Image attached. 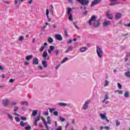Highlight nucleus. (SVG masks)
Returning a JSON list of instances; mask_svg holds the SVG:
<instances>
[{
  "label": "nucleus",
  "instance_id": "nucleus-1",
  "mask_svg": "<svg viewBox=\"0 0 130 130\" xmlns=\"http://www.w3.org/2000/svg\"><path fill=\"white\" fill-rule=\"evenodd\" d=\"M96 16L92 15L90 17V19L88 21V24L89 26H93L94 28H98L100 26V21L96 20Z\"/></svg>",
  "mask_w": 130,
  "mask_h": 130
},
{
  "label": "nucleus",
  "instance_id": "nucleus-28",
  "mask_svg": "<svg viewBox=\"0 0 130 130\" xmlns=\"http://www.w3.org/2000/svg\"><path fill=\"white\" fill-rule=\"evenodd\" d=\"M45 48V46H42L41 48L39 49L40 52H42Z\"/></svg>",
  "mask_w": 130,
  "mask_h": 130
},
{
  "label": "nucleus",
  "instance_id": "nucleus-63",
  "mask_svg": "<svg viewBox=\"0 0 130 130\" xmlns=\"http://www.w3.org/2000/svg\"><path fill=\"white\" fill-rule=\"evenodd\" d=\"M53 28H54V29H55V28L57 27V26H56V25L54 24V25H53Z\"/></svg>",
  "mask_w": 130,
  "mask_h": 130
},
{
  "label": "nucleus",
  "instance_id": "nucleus-8",
  "mask_svg": "<svg viewBox=\"0 0 130 130\" xmlns=\"http://www.w3.org/2000/svg\"><path fill=\"white\" fill-rule=\"evenodd\" d=\"M42 57L45 60L48 59L49 58V56L47 54V52L45 51L43 53Z\"/></svg>",
  "mask_w": 130,
  "mask_h": 130
},
{
  "label": "nucleus",
  "instance_id": "nucleus-36",
  "mask_svg": "<svg viewBox=\"0 0 130 130\" xmlns=\"http://www.w3.org/2000/svg\"><path fill=\"white\" fill-rule=\"evenodd\" d=\"M59 52V51L58 50H56L53 52V53H55L56 55L58 54Z\"/></svg>",
  "mask_w": 130,
  "mask_h": 130
},
{
  "label": "nucleus",
  "instance_id": "nucleus-5",
  "mask_svg": "<svg viewBox=\"0 0 130 130\" xmlns=\"http://www.w3.org/2000/svg\"><path fill=\"white\" fill-rule=\"evenodd\" d=\"M90 100L85 101L84 105H83L82 109H84V110H86V109H88L89 107V104L90 103Z\"/></svg>",
  "mask_w": 130,
  "mask_h": 130
},
{
  "label": "nucleus",
  "instance_id": "nucleus-6",
  "mask_svg": "<svg viewBox=\"0 0 130 130\" xmlns=\"http://www.w3.org/2000/svg\"><path fill=\"white\" fill-rule=\"evenodd\" d=\"M100 3H101V0H94L91 2L90 7L92 8V7H94V6H96V5L100 4Z\"/></svg>",
  "mask_w": 130,
  "mask_h": 130
},
{
  "label": "nucleus",
  "instance_id": "nucleus-23",
  "mask_svg": "<svg viewBox=\"0 0 130 130\" xmlns=\"http://www.w3.org/2000/svg\"><path fill=\"white\" fill-rule=\"evenodd\" d=\"M58 105H59L60 106H67L68 105V104L64 103H59Z\"/></svg>",
  "mask_w": 130,
  "mask_h": 130
},
{
  "label": "nucleus",
  "instance_id": "nucleus-13",
  "mask_svg": "<svg viewBox=\"0 0 130 130\" xmlns=\"http://www.w3.org/2000/svg\"><path fill=\"white\" fill-rule=\"evenodd\" d=\"M42 120L44 122V124H45V126L47 128V130H49V127H48V125H47V122H46V121H45V119L42 118Z\"/></svg>",
  "mask_w": 130,
  "mask_h": 130
},
{
  "label": "nucleus",
  "instance_id": "nucleus-3",
  "mask_svg": "<svg viewBox=\"0 0 130 130\" xmlns=\"http://www.w3.org/2000/svg\"><path fill=\"white\" fill-rule=\"evenodd\" d=\"M71 12H72V8L68 7L67 10V13L69 16L68 19L70 21H73V16L72 15V13H71Z\"/></svg>",
  "mask_w": 130,
  "mask_h": 130
},
{
  "label": "nucleus",
  "instance_id": "nucleus-43",
  "mask_svg": "<svg viewBox=\"0 0 130 130\" xmlns=\"http://www.w3.org/2000/svg\"><path fill=\"white\" fill-rule=\"evenodd\" d=\"M24 40V37L23 36H20L19 38V41H22V40Z\"/></svg>",
  "mask_w": 130,
  "mask_h": 130
},
{
  "label": "nucleus",
  "instance_id": "nucleus-32",
  "mask_svg": "<svg viewBox=\"0 0 130 130\" xmlns=\"http://www.w3.org/2000/svg\"><path fill=\"white\" fill-rule=\"evenodd\" d=\"M64 35L66 37H68V36H69V34H68V31L67 30V29H65L64 31Z\"/></svg>",
  "mask_w": 130,
  "mask_h": 130
},
{
  "label": "nucleus",
  "instance_id": "nucleus-27",
  "mask_svg": "<svg viewBox=\"0 0 130 130\" xmlns=\"http://www.w3.org/2000/svg\"><path fill=\"white\" fill-rule=\"evenodd\" d=\"M59 119H60V121L62 122H63V121H66V119H64L63 117L60 116L59 117Z\"/></svg>",
  "mask_w": 130,
  "mask_h": 130
},
{
  "label": "nucleus",
  "instance_id": "nucleus-51",
  "mask_svg": "<svg viewBox=\"0 0 130 130\" xmlns=\"http://www.w3.org/2000/svg\"><path fill=\"white\" fill-rule=\"evenodd\" d=\"M104 128H105V129H106V130H109L110 129L109 126H105Z\"/></svg>",
  "mask_w": 130,
  "mask_h": 130
},
{
  "label": "nucleus",
  "instance_id": "nucleus-15",
  "mask_svg": "<svg viewBox=\"0 0 130 130\" xmlns=\"http://www.w3.org/2000/svg\"><path fill=\"white\" fill-rule=\"evenodd\" d=\"M100 115L101 118V119H103V120L106 119V118L107 117H106V114H105V113L100 114Z\"/></svg>",
  "mask_w": 130,
  "mask_h": 130
},
{
  "label": "nucleus",
  "instance_id": "nucleus-29",
  "mask_svg": "<svg viewBox=\"0 0 130 130\" xmlns=\"http://www.w3.org/2000/svg\"><path fill=\"white\" fill-rule=\"evenodd\" d=\"M21 104H22V105H25V106H27L28 102H22Z\"/></svg>",
  "mask_w": 130,
  "mask_h": 130
},
{
  "label": "nucleus",
  "instance_id": "nucleus-7",
  "mask_svg": "<svg viewBox=\"0 0 130 130\" xmlns=\"http://www.w3.org/2000/svg\"><path fill=\"white\" fill-rule=\"evenodd\" d=\"M55 38L56 40H58L59 41H61V40H62V37L60 35H55Z\"/></svg>",
  "mask_w": 130,
  "mask_h": 130
},
{
  "label": "nucleus",
  "instance_id": "nucleus-37",
  "mask_svg": "<svg viewBox=\"0 0 130 130\" xmlns=\"http://www.w3.org/2000/svg\"><path fill=\"white\" fill-rule=\"evenodd\" d=\"M15 119L17 122H19V121H20V118H19V117H15Z\"/></svg>",
  "mask_w": 130,
  "mask_h": 130
},
{
  "label": "nucleus",
  "instance_id": "nucleus-58",
  "mask_svg": "<svg viewBox=\"0 0 130 130\" xmlns=\"http://www.w3.org/2000/svg\"><path fill=\"white\" fill-rule=\"evenodd\" d=\"M44 115H46V116L48 115V112H45L44 113Z\"/></svg>",
  "mask_w": 130,
  "mask_h": 130
},
{
  "label": "nucleus",
  "instance_id": "nucleus-33",
  "mask_svg": "<svg viewBox=\"0 0 130 130\" xmlns=\"http://www.w3.org/2000/svg\"><path fill=\"white\" fill-rule=\"evenodd\" d=\"M116 126H118V125H120V122H119L118 120H116Z\"/></svg>",
  "mask_w": 130,
  "mask_h": 130
},
{
  "label": "nucleus",
  "instance_id": "nucleus-16",
  "mask_svg": "<svg viewBox=\"0 0 130 130\" xmlns=\"http://www.w3.org/2000/svg\"><path fill=\"white\" fill-rule=\"evenodd\" d=\"M37 113H38V110H33L32 113V115L35 117L36 116V115H37Z\"/></svg>",
  "mask_w": 130,
  "mask_h": 130
},
{
  "label": "nucleus",
  "instance_id": "nucleus-42",
  "mask_svg": "<svg viewBox=\"0 0 130 130\" xmlns=\"http://www.w3.org/2000/svg\"><path fill=\"white\" fill-rule=\"evenodd\" d=\"M53 114L54 115H55V116H57V115H58V112L57 111H55L53 112Z\"/></svg>",
  "mask_w": 130,
  "mask_h": 130
},
{
  "label": "nucleus",
  "instance_id": "nucleus-47",
  "mask_svg": "<svg viewBox=\"0 0 130 130\" xmlns=\"http://www.w3.org/2000/svg\"><path fill=\"white\" fill-rule=\"evenodd\" d=\"M20 119H21L22 120H26L27 119V118H26L25 117H21L20 118Z\"/></svg>",
  "mask_w": 130,
  "mask_h": 130
},
{
  "label": "nucleus",
  "instance_id": "nucleus-35",
  "mask_svg": "<svg viewBox=\"0 0 130 130\" xmlns=\"http://www.w3.org/2000/svg\"><path fill=\"white\" fill-rule=\"evenodd\" d=\"M36 121H39L40 120V115H39L37 118L35 119Z\"/></svg>",
  "mask_w": 130,
  "mask_h": 130
},
{
  "label": "nucleus",
  "instance_id": "nucleus-60",
  "mask_svg": "<svg viewBox=\"0 0 130 130\" xmlns=\"http://www.w3.org/2000/svg\"><path fill=\"white\" fill-rule=\"evenodd\" d=\"M32 0H30L28 2V4H29V5H31V4H32Z\"/></svg>",
  "mask_w": 130,
  "mask_h": 130
},
{
  "label": "nucleus",
  "instance_id": "nucleus-52",
  "mask_svg": "<svg viewBox=\"0 0 130 130\" xmlns=\"http://www.w3.org/2000/svg\"><path fill=\"white\" fill-rule=\"evenodd\" d=\"M14 79H10L9 80L10 83H14Z\"/></svg>",
  "mask_w": 130,
  "mask_h": 130
},
{
  "label": "nucleus",
  "instance_id": "nucleus-50",
  "mask_svg": "<svg viewBox=\"0 0 130 130\" xmlns=\"http://www.w3.org/2000/svg\"><path fill=\"white\" fill-rule=\"evenodd\" d=\"M87 14H88V11L87 10H85L84 12H83V14L85 16H87Z\"/></svg>",
  "mask_w": 130,
  "mask_h": 130
},
{
  "label": "nucleus",
  "instance_id": "nucleus-38",
  "mask_svg": "<svg viewBox=\"0 0 130 130\" xmlns=\"http://www.w3.org/2000/svg\"><path fill=\"white\" fill-rule=\"evenodd\" d=\"M117 85H118V87L119 88V89H121V88H122V86H121V84L119 83H117Z\"/></svg>",
  "mask_w": 130,
  "mask_h": 130
},
{
  "label": "nucleus",
  "instance_id": "nucleus-39",
  "mask_svg": "<svg viewBox=\"0 0 130 130\" xmlns=\"http://www.w3.org/2000/svg\"><path fill=\"white\" fill-rule=\"evenodd\" d=\"M50 50H52V51H53V50H54V46H50Z\"/></svg>",
  "mask_w": 130,
  "mask_h": 130
},
{
  "label": "nucleus",
  "instance_id": "nucleus-22",
  "mask_svg": "<svg viewBox=\"0 0 130 130\" xmlns=\"http://www.w3.org/2000/svg\"><path fill=\"white\" fill-rule=\"evenodd\" d=\"M32 57H33V55H32L27 56L26 57V60H30V59H31V58H32Z\"/></svg>",
  "mask_w": 130,
  "mask_h": 130
},
{
  "label": "nucleus",
  "instance_id": "nucleus-41",
  "mask_svg": "<svg viewBox=\"0 0 130 130\" xmlns=\"http://www.w3.org/2000/svg\"><path fill=\"white\" fill-rule=\"evenodd\" d=\"M46 15L47 17L48 16V15H49V10L48 9H46Z\"/></svg>",
  "mask_w": 130,
  "mask_h": 130
},
{
  "label": "nucleus",
  "instance_id": "nucleus-14",
  "mask_svg": "<svg viewBox=\"0 0 130 130\" xmlns=\"http://www.w3.org/2000/svg\"><path fill=\"white\" fill-rule=\"evenodd\" d=\"M110 24H111V22H110V21H105L103 23V26L106 27V26H108L110 25Z\"/></svg>",
  "mask_w": 130,
  "mask_h": 130
},
{
  "label": "nucleus",
  "instance_id": "nucleus-45",
  "mask_svg": "<svg viewBox=\"0 0 130 130\" xmlns=\"http://www.w3.org/2000/svg\"><path fill=\"white\" fill-rule=\"evenodd\" d=\"M68 59H69V58L66 57L65 58H64L62 61V62L63 63V62H65L67 61V60H68Z\"/></svg>",
  "mask_w": 130,
  "mask_h": 130
},
{
  "label": "nucleus",
  "instance_id": "nucleus-40",
  "mask_svg": "<svg viewBox=\"0 0 130 130\" xmlns=\"http://www.w3.org/2000/svg\"><path fill=\"white\" fill-rule=\"evenodd\" d=\"M18 109H19V107H15L14 109V112H16V111H18Z\"/></svg>",
  "mask_w": 130,
  "mask_h": 130
},
{
  "label": "nucleus",
  "instance_id": "nucleus-34",
  "mask_svg": "<svg viewBox=\"0 0 130 130\" xmlns=\"http://www.w3.org/2000/svg\"><path fill=\"white\" fill-rule=\"evenodd\" d=\"M116 92H118V94H123V91H122V90H117L115 92V93H116Z\"/></svg>",
  "mask_w": 130,
  "mask_h": 130
},
{
  "label": "nucleus",
  "instance_id": "nucleus-9",
  "mask_svg": "<svg viewBox=\"0 0 130 130\" xmlns=\"http://www.w3.org/2000/svg\"><path fill=\"white\" fill-rule=\"evenodd\" d=\"M106 15L109 20H112L113 19V15L109 13V11H107Z\"/></svg>",
  "mask_w": 130,
  "mask_h": 130
},
{
  "label": "nucleus",
  "instance_id": "nucleus-53",
  "mask_svg": "<svg viewBox=\"0 0 130 130\" xmlns=\"http://www.w3.org/2000/svg\"><path fill=\"white\" fill-rule=\"evenodd\" d=\"M37 122H38L37 121H36L35 120V121L34 122V125H35V126L37 125Z\"/></svg>",
  "mask_w": 130,
  "mask_h": 130
},
{
  "label": "nucleus",
  "instance_id": "nucleus-49",
  "mask_svg": "<svg viewBox=\"0 0 130 130\" xmlns=\"http://www.w3.org/2000/svg\"><path fill=\"white\" fill-rule=\"evenodd\" d=\"M68 50H69L70 51H72V50H73V47H72V46L69 47Z\"/></svg>",
  "mask_w": 130,
  "mask_h": 130
},
{
  "label": "nucleus",
  "instance_id": "nucleus-64",
  "mask_svg": "<svg viewBox=\"0 0 130 130\" xmlns=\"http://www.w3.org/2000/svg\"><path fill=\"white\" fill-rule=\"evenodd\" d=\"M38 68L40 69V70H42L43 69L42 66H38Z\"/></svg>",
  "mask_w": 130,
  "mask_h": 130
},
{
  "label": "nucleus",
  "instance_id": "nucleus-46",
  "mask_svg": "<svg viewBox=\"0 0 130 130\" xmlns=\"http://www.w3.org/2000/svg\"><path fill=\"white\" fill-rule=\"evenodd\" d=\"M104 99L105 100H107L108 99H109V98L108 97V94H105Z\"/></svg>",
  "mask_w": 130,
  "mask_h": 130
},
{
  "label": "nucleus",
  "instance_id": "nucleus-59",
  "mask_svg": "<svg viewBox=\"0 0 130 130\" xmlns=\"http://www.w3.org/2000/svg\"><path fill=\"white\" fill-rule=\"evenodd\" d=\"M14 4L15 5H17L18 4V0H15Z\"/></svg>",
  "mask_w": 130,
  "mask_h": 130
},
{
  "label": "nucleus",
  "instance_id": "nucleus-19",
  "mask_svg": "<svg viewBox=\"0 0 130 130\" xmlns=\"http://www.w3.org/2000/svg\"><path fill=\"white\" fill-rule=\"evenodd\" d=\"M47 123H48V124H51V120L50 119V116H48L47 117Z\"/></svg>",
  "mask_w": 130,
  "mask_h": 130
},
{
  "label": "nucleus",
  "instance_id": "nucleus-54",
  "mask_svg": "<svg viewBox=\"0 0 130 130\" xmlns=\"http://www.w3.org/2000/svg\"><path fill=\"white\" fill-rule=\"evenodd\" d=\"M115 5H117V3H110V6H115Z\"/></svg>",
  "mask_w": 130,
  "mask_h": 130
},
{
  "label": "nucleus",
  "instance_id": "nucleus-21",
  "mask_svg": "<svg viewBox=\"0 0 130 130\" xmlns=\"http://www.w3.org/2000/svg\"><path fill=\"white\" fill-rule=\"evenodd\" d=\"M86 50H87L86 47H82L80 49V51H81V52H84V51H86Z\"/></svg>",
  "mask_w": 130,
  "mask_h": 130
},
{
  "label": "nucleus",
  "instance_id": "nucleus-17",
  "mask_svg": "<svg viewBox=\"0 0 130 130\" xmlns=\"http://www.w3.org/2000/svg\"><path fill=\"white\" fill-rule=\"evenodd\" d=\"M124 74L125 75V77H126L127 78H130V72L129 71L125 72L124 73Z\"/></svg>",
  "mask_w": 130,
  "mask_h": 130
},
{
  "label": "nucleus",
  "instance_id": "nucleus-61",
  "mask_svg": "<svg viewBox=\"0 0 130 130\" xmlns=\"http://www.w3.org/2000/svg\"><path fill=\"white\" fill-rule=\"evenodd\" d=\"M48 53H51V52H52V50H48Z\"/></svg>",
  "mask_w": 130,
  "mask_h": 130
},
{
  "label": "nucleus",
  "instance_id": "nucleus-31",
  "mask_svg": "<svg viewBox=\"0 0 130 130\" xmlns=\"http://www.w3.org/2000/svg\"><path fill=\"white\" fill-rule=\"evenodd\" d=\"M49 110L50 112L51 113H52V112H53V111H54L55 110V108H49Z\"/></svg>",
  "mask_w": 130,
  "mask_h": 130
},
{
  "label": "nucleus",
  "instance_id": "nucleus-57",
  "mask_svg": "<svg viewBox=\"0 0 130 130\" xmlns=\"http://www.w3.org/2000/svg\"><path fill=\"white\" fill-rule=\"evenodd\" d=\"M73 40H69V41L67 42V43L69 44L70 43H72Z\"/></svg>",
  "mask_w": 130,
  "mask_h": 130
},
{
  "label": "nucleus",
  "instance_id": "nucleus-26",
  "mask_svg": "<svg viewBox=\"0 0 130 130\" xmlns=\"http://www.w3.org/2000/svg\"><path fill=\"white\" fill-rule=\"evenodd\" d=\"M48 42H49V43H52V42H53V39L50 37L48 38Z\"/></svg>",
  "mask_w": 130,
  "mask_h": 130
},
{
  "label": "nucleus",
  "instance_id": "nucleus-4",
  "mask_svg": "<svg viewBox=\"0 0 130 130\" xmlns=\"http://www.w3.org/2000/svg\"><path fill=\"white\" fill-rule=\"evenodd\" d=\"M82 6H88L89 5V0H77Z\"/></svg>",
  "mask_w": 130,
  "mask_h": 130
},
{
  "label": "nucleus",
  "instance_id": "nucleus-48",
  "mask_svg": "<svg viewBox=\"0 0 130 130\" xmlns=\"http://www.w3.org/2000/svg\"><path fill=\"white\" fill-rule=\"evenodd\" d=\"M55 130H62V128L61 126H59L58 128L56 129Z\"/></svg>",
  "mask_w": 130,
  "mask_h": 130
},
{
  "label": "nucleus",
  "instance_id": "nucleus-20",
  "mask_svg": "<svg viewBox=\"0 0 130 130\" xmlns=\"http://www.w3.org/2000/svg\"><path fill=\"white\" fill-rule=\"evenodd\" d=\"M42 63L44 68H47V63H46V61H42Z\"/></svg>",
  "mask_w": 130,
  "mask_h": 130
},
{
  "label": "nucleus",
  "instance_id": "nucleus-55",
  "mask_svg": "<svg viewBox=\"0 0 130 130\" xmlns=\"http://www.w3.org/2000/svg\"><path fill=\"white\" fill-rule=\"evenodd\" d=\"M47 18L48 19V22H50V21H51V19L49 18V16H47Z\"/></svg>",
  "mask_w": 130,
  "mask_h": 130
},
{
  "label": "nucleus",
  "instance_id": "nucleus-24",
  "mask_svg": "<svg viewBox=\"0 0 130 130\" xmlns=\"http://www.w3.org/2000/svg\"><path fill=\"white\" fill-rule=\"evenodd\" d=\"M129 56V54H127L125 57H124V60L125 61H127V60H128V57Z\"/></svg>",
  "mask_w": 130,
  "mask_h": 130
},
{
  "label": "nucleus",
  "instance_id": "nucleus-2",
  "mask_svg": "<svg viewBox=\"0 0 130 130\" xmlns=\"http://www.w3.org/2000/svg\"><path fill=\"white\" fill-rule=\"evenodd\" d=\"M96 53L99 57L101 58L102 56L103 55V51H102V49L99 46L96 47Z\"/></svg>",
  "mask_w": 130,
  "mask_h": 130
},
{
  "label": "nucleus",
  "instance_id": "nucleus-30",
  "mask_svg": "<svg viewBox=\"0 0 130 130\" xmlns=\"http://www.w3.org/2000/svg\"><path fill=\"white\" fill-rule=\"evenodd\" d=\"M7 115L9 119L13 120V116H12L11 114L9 113L7 114Z\"/></svg>",
  "mask_w": 130,
  "mask_h": 130
},
{
  "label": "nucleus",
  "instance_id": "nucleus-44",
  "mask_svg": "<svg viewBox=\"0 0 130 130\" xmlns=\"http://www.w3.org/2000/svg\"><path fill=\"white\" fill-rule=\"evenodd\" d=\"M108 81H107V80H105V84L104 85V87H107V86H108Z\"/></svg>",
  "mask_w": 130,
  "mask_h": 130
},
{
  "label": "nucleus",
  "instance_id": "nucleus-25",
  "mask_svg": "<svg viewBox=\"0 0 130 130\" xmlns=\"http://www.w3.org/2000/svg\"><path fill=\"white\" fill-rule=\"evenodd\" d=\"M20 125L21 126L24 127L26 125V123H24L23 121H20Z\"/></svg>",
  "mask_w": 130,
  "mask_h": 130
},
{
  "label": "nucleus",
  "instance_id": "nucleus-11",
  "mask_svg": "<svg viewBox=\"0 0 130 130\" xmlns=\"http://www.w3.org/2000/svg\"><path fill=\"white\" fill-rule=\"evenodd\" d=\"M39 59H38L37 58L35 57L32 60V64H38L39 63Z\"/></svg>",
  "mask_w": 130,
  "mask_h": 130
},
{
  "label": "nucleus",
  "instance_id": "nucleus-10",
  "mask_svg": "<svg viewBox=\"0 0 130 130\" xmlns=\"http://www.w3.org/2000/svg\"><path fill=\"white\" fill-rule=\"evenodd\" d=\"M2 103L4 106H8L9 105V104L10 103V102L9 101V100H4L2 102Z\"/></svg>",
  "mask_w": 130,
  "mask_h": 130
},
{
  "label": "nucleus",
  "instance_id": "nucleus-12",
  "mask_svg": "<svg viewBox=\"0 0 130 130\" xmlns=\"http://www.w3.org/2000/svg\"><path fill=\"white\" fill-rule=\"evenodd\" d=\"M121 16H122L121 13H117L115 15V18L117 20H118V19H120V18H121Z\"/></svg>",
  "mask_w": 130,
  "mask_h": 130
},
{
  "label": "nucleus",
  "instance_id": "nucleus-18",
  "mask_svg": "<svg viewBox=\"0 0 130 130\" xmlns=\"http://www.w3.org/2000/svg\"><path fill=\"white\" fill-rule=\"evenodd\" d=\"M124 96L126 98H127L128 97H129V93H128V91H125V92L124 93Z\"/></svg>",
  "mask_w": 130,
  "mask_h": 130
},
{
  "label": "nucleus",
  "instance_id": "nucleus-62",
  "mask_svg": "<svg viewBox=\"0 0 130 130\" xmlns=\"http://www.w3.org/2000/svg\"><path fill=\"white\" fill-rule=\"evenodd\" d=\"M46 25H44V26H43V27H42V30H44V29L45 28H46Z\"/></svg>",
  "mask_w": 130,
  "mask_h": 130
},
{
  "label": "nucleus",
  "instance_id": "nucleus-56",
  "mask_svg": "<svg viewBox=\"0 0 130 130\" xmlns=\"http://www.w3.org/2000/svg\"><path fill=\"white\" fill-rule=\"evenodd\" d=\"M28 64H29L28 62H27V61L24 62V66H28Z\"/></svg>",
  "mask_w": 130,
  "mask_h": 130
}]
</instances>
